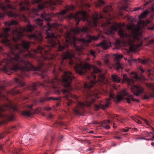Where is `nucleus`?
Returning <instances> with one entry per match:
<instances>
[{
    "label": "nucleus",
    "instance_id": "9d476101",
    "mask_svg": "<svg viewBox=\"0 0 154 154\" xmlns=\"http://www.w3.org/2000/svg\"><path fill=\"white\" fill-rule=\"evenodd\" d=\"M123 83H124V81H125L127 82L128 85L130 86L131 91L133 92L134 95L137 96L143 92L144 91L143 88L139 85H133V80L128 78L126 74L123 75Z\"/></svg>",
    "mask_w": 154,
    "mask_h": 154
},
{
    "label": "nucleus",
    "instance_id": "5fc2aeb1",
    "mask_svg": "<svg viewBox=\"0 0 154 154\" xmlns=\"http://www.w3.org/2000/svg\"><path fill=\"white\" fill-rule=\"evenodd\" d=\"M114 138L115 139H122V137H120L114 136Z\"/></svg>",
    "mask_w": 154,
    "mask_h": 154
},
{
    "label": "nucleus",
    "instance_id": "bb28decb",
    "mask_svg": "<svg viewBox=\"0 0 154 154\" xmlns=\"http://www.w3.org/2000/svg\"><path fill=\"white\" fill-rule=\"evenodd\" d=\"M111 122H112V121L109 120L107 121H104L102 122L103 126L106 129H109L110 126L109 125Z\"/></svg>",
    "mask_w": 154,
    "mask_h": 154
},
{
    "label": "nucleus",
    "instance_id": "8fccbe9b",
    "mask_svg": "<svg viewBox=\"0 0 154 154\" xmlns=\"http://www.w3.org/2000/svg\"><path fill=\"white\" fill-rule=\"evenodd\" d=\"M61 98L60 97H54L53 98V100H61Z\"/></svg>",
    "mask_w": 154,
    "mask_h": 154
},
{
    "label": "nucleus",
    "instance_id": "ea45409f",
    "mask_svg": "<svg viewBox=\"0 0 154 154\" xmlns=\"http://www.w3.org/2000/svg\"><path fill=\"white\" fill-rule=\"evenodd\" d=\"M132 119L133 120H134L138 124H140L141 123V122L140 121L134 117H132Z\"/></svg>",
    "mask_w": 154,
    "mask_h": 154
},
{
    "label": "nucleus",
    "instance_id": "09e8293b",
    "mask_svg": "<svg viewBox=\"0 0 154 154\" xmlns=\"http://www.w3.org/2000/svg\"><path fill=\"white\" fill-rule=\"evenodd\" d=\"M135 61H136V60H134L132 58H131L130 60H128V62L131 63H133Z\"/></svg>",
    "mask_w": 154,
    "mask_h": 154
},
{
    "label": "nucleus",
    "instance_id": "2f4dec72",
    "mask_svg": "<svg viewBox=\"0 0 154 154\" xmlns=\"http://www.w3.org/2000/svg\"><path fill=\"white\" fill-rule=\"evenodd\" d=\"M23 115L27 117H29L32 115V113L31 110L28 111L25 110L22 112Z\"/></svg>",
    "mask_w": 154,
    "mask_h": 154
},
{
    "label": "nucleus",
    "instance_id": "774afa93",
    "mask_svg": "<svg viewBox=\"0 0 154 154\" xmlns=\"http://www.w3.org/2000/svg\"><path fill=\"white\" fill-rule=\"evenodd\" d=\"M127 8V7H122V9H123L124 10H126V8Z\"/></svg>",
    "mask_w": 154,
    "mask_h": 154
},
{
    "label": "nucleus",
    "instance_id": "c9c22d12",
    "mask_svg": "<svg viewBox=\"0 0 154 154\" xmlns=\"http://www.w3.org/2000/svg\"><path fill=\"white\" fill-rule=\"evenodd\" d=\"M147 73L149 76H150L151 75H153L154 73V69L152 68L151 69H148Z\"/></svg>",
    "mask_w": 154,
    "mask_h": 154
},
{
    "label": "nucleus",
    "instance_id": "4d7b16f0",
    "mask_svg": "<svg viewBox=\"0 0 154 154\" xmlns=\"http://www.w3.org/2000/svg\"><path fill=\"white\" fill-rule=\"evenodd\" d=\"M97 64L98 66H100L101 65V63L99 61H97Z\"/></svg>",
    "mask_w": 154,
    "mask_h": 154
},
{
    "label": "nucleus",
    "instance_id": "69168bd1",
    "mask_svg": "<svg viewBox=\"0 0 154 154\" xmlns=\"http://www.w3.org/2000/svg\"><path fill=\"white\" fill-rule=\"evenodd\" d=\"M48 117H49V118H51L52 117V116L51 114H49L48 115Z\"/></svg>",
    "mask_w": 154,
    "mask_h": 154
},
{
    "label": "nucleus",
    "instance_id": "603ef678",
    "mask_svg": "<svg viewBox=\"0 0 154 154\" xmlns=\"http://www.w3.org/2000/svg\"><path fill=\"white\" fill-rule=\"evenodd\" d=\"M74 63V62L73 61V60H70V61L69 62V64H70V65H72V64H73V63Z\"/></svg>",
    "mask_w": 154,
    "mask_h": 154
},
{
    "label": "nucleus",
    "instance_id": "f8f14e48",
    "mask_svg": "<svg viewBox=\"0 0 154 154\" xmlns=\"http://www.w3.org/2000/svg\"><path fill=\"white\" fill-rule=\"evenodd\" d=\"M28 0L26 1H22L19 3V5L20 6V9L22 12L27 11H29V8L27 6V5L30 4V2L28 1ZM30 1H32V3H38L41 2V0H29Z\"/></svg>",
    "mask_w": 154,
    "mask_h": 154
},
{
    "label": "nucleus",
    "instance_id": "3c124183",
    "mask_svg": "<svg viewBox=\"0 0 154 154\" xmlns=\"http://www.w3.org/2000/svg\"><path fill=\"white\" fill-rule=\"evenodd\" d=\"M153 43H154V38L152 39L149 41V44H152Z\"/></svg>",
    "mask_w": 154,
    "mask_h": 154
},
{
    "label": "nucleus",
    "instance_id": "f03ea898",
    "mask_svg": "<svg viewBox=\"0 0 154 154\" xmlns=\"http://www.w3.org/2000/svg\"><path fill=\"white\" fill-rule=\"evenodd\" d=\"M149 23V21L147 20L146 21H140L138 24L139 27L133 29V27L131 25L127 26L128 29L132 30L131 35L126 33L125 30L123 27L124 23L121 24L120 23H114L112 25L111 24L109 21L103 23L102 25L104 30L106 31L105 33L107 35L112 34L113 32L116 31L118 29V34L121 37L127 38L126 43L130 45V50L131 51H135L138 50V48L142 44V42L141 41V43L139 44L135 45L134 42L136 40L140 39L141 34L139 33V30L140 28H142L146 26Z\"/></svg>",
    "mask_w": 154,
    "mask_h": 154
},
{
    "label": "nucleus",
    "instance_id": "393cba45",
    "mask_svg": "<svg viewBox=\"0 0 154 154\" xmlns=\"http://www.w3.org/2000/svg\"><path fill=\"white\" fill-rule=\"evenodd\" d=\"M23 78L22 77H20L19 78H16L14 79L15 82L21 86H23L24 85V84L23 83Z\"/></svg>",
    "mask_w": 154,
    "mask_h": 154
},
{
    "label": "nucleus",
    "instance_id": "0eeeda50",
    "mask_svg": "<svg viewBox=\"0 0 154 154\" xmlns=\"http://www.w3.org/2000/svg\"><path fill=\"white\" fill-rule=\"evenodd\" d=\"M93 97L96 98H99L100 97L97 92H92L87 95V101L85 103L78 101L77 105L73 109L75 114H80L83 111L84 108L87 106H89L95 101V100Z\"/></svg>",
    "mask_w": 154,
    "mask_h": 154
},
{
    "label": "nucleus",
    "instance_id": "c756f323",
    "mask_svg": "<svg viewBox=\"0 0 154 154\" xmlns=\"http://www.w3.org/2000/svg\"><path fill=\"white\" fill-rule=\"evenodd\" d=\"M112 79L113 81L117 83H119L121 81L120 78L116 75H112Z\"/></svg>",
    "mask_w": 154,
    "mask_h": 154
},
{
    "label": "nucleus",
    "instance_id": "58836bf2",
    "mask_svg": "<svg viewBox=\"0 0 154 154\" xmlns=\"http://www.w3.org/2000/svg\"><path fill=\"white\" fill-rule=\"evenodd\" d=\"M131 74H132V77H133L134 79H138V76L137 73H135L134 72H131Z\"/></svg>",
    "mask_w": 154,
    "mask_h": 154
},
{
    "label": "nucleus",
    "instance_id": "338daca9",
    "mask_svg": "<svg viewBox=\"0 0 154 154\" xmlns=\"http://www.w3.org/2000/svg\"><path fill=\"white\" fill-rule=\"evenodd\" d=\"M88 8H89L90 7V5L88 4H86L85 5Z\"/></svg>",
    "mask_w": 154,
    "mask_h": 154
},
{
    "label": "nucleus",
    "instance_id": "de8ad7c7",
    "mask_svg": "<svg viewBox=\"0 0 154 154\" xmlns=\"http://www.w3.org/2000/svg\"><path fill=\"white\" fill-rule=\"evenodd\" d=\"M130 128H128L127 127L126 128H125L122 129L123 131L124 132H126L129 130Z\"/></svg>",
    "mask_w": 154,
    "mask_h": 154
},
{
    "label": "nucleus",
    "instance_id": "a19ab883",
    "mask_svg": "<svg viewBox=\"0 0 154 154\" xmlns=\"http://www.w3.org/2000/svg\"><path fill=\"white\" fill-rule=\"evenodd\" d=\"M140 118L143 120L146 123L148 126H151L150 122L148 120L144 119L142 118L141 117H140Z\"/></svg>",
    "mask_w": 154,
    "mask_h": 154
},
{
    "label": "nucleus",
    "instance_id": "9b49d317",
    "mask_svg": "<svg viewBox=\"0 0 154 154\" xmlns=\"http://www.w3.org/2000/svg\"><path fill=\"white\" fill-rule=\"evenodd\" d=\"M126 96H128V97L126 98V102L128 103H130L131 102L130 100L133 101L136 100L133 98V96L130 94H128V92L125 90L122 91L120 93L118 94L117 96V101H120L123 99L124 97Z\"/></svg>",
    "mask_w": 154,
    "mask_h": 154
},
{
    "label": "nucleus",
    "instance_id": "5701e85b",
    "mask_svg": "<svg viewBox=\"0 0 154 154\" xmlns=\"http://www.w3.org/2000/svg\"><path fill=\"white\" fill-rule=\"evenodd\" d=\"M146 86L151 88L153 94L150 95H145L143 98L145 100H147L149 99L151 97H154V84H152L150 83H148L146 84Z\"/></svg>",
    "mask_w": 154,
    "mask_h": 154
},
{
    "label": "nucleus",
    "instance_id": "4be33fe9",
    "mask_svg": "<svg viewBox=\"0 0 154 154\" xmlns=\"http://www.w3.org/2000/svg\"><path fill=\"white\" fill-rule=\"evenodd\" d=\"M28 37L29 39H34L39 41H41L42 38L41 33H38V34L36 33L31 34L28 35Z\"/></svg>",
    "mask_w": 154,
    "mask_h": 154
},
{
    "label": "nucleus",
    "instance_id": "7c9ffc66",
    "mask_svg": "<svg viewBox=\"0 0 154 154\" xmlns=\"http://www.w3.org/2000/svg\"><path fill=\"white\" fill-rule=\"evenodd\" d=\"M96 83V82L95 81L92 80L90 81L88 84H87L85 83V88H90L92 86Z\"/></svg>",
    "mask_w": 154,
    "mask_h": 154
},
{
    "label": "nucleus",
    "instance_id": "f3484780",
    "mask_svg": "<svg viewBox=\"0 0 154 154\" xmlns=\"http://www.w3.org/2000/svg\"><path fill=\"white\" fill-rule=\"evenodd\" d=\"M11 109L15 111L17 110V106L15 104H14L11 102H10L9 104H5L3 105H0V111L2 112L6 109L9 110Z\"/></svg>",
    "mask_w": 154,
    "mask_h": 154
},
{
    "label": "nucleus",
    "instance_id": "6e6552de",
    "mask_svg": "<svg viewBox=\"0 0 154 154\" xmlns=\"http://www.w3.org/2000/svg\"><path fill=\"white\" fill-rule=\"evenodd\" d=\"M35 26V25L32 26L28 24L26 26V27H21L19 26L18 28L14 29L13 31V41L14 42H16L20 40L21 37L24 35L23 32L26 31L31 32L34 30Z\"/></svg>",
    "mask_w": 154,
    "mask_h": 154
},
{
    "label": "nucleus",
    "instance_id": "680f3d73",
    "mask_svg": "<svg viewBox=\"0 0 154 154\" xmlns=\"http://www.w3.org/2000/svg\"><path fill=\"white\" fill-rule=\"evenodd\" d=\"M4 137V135L2 134H0V139L3 138Z\"/></svg>",
    "mask_w": 154,
    "mask_h": 154
},
{
    "label": "nucleus",
    "instance_id": "49530a36",
    "mask_svg": "<svg viewBox=\"0 0 154 154\" xmlns=\"http://www.w3.org/2000/svg\"><path fill=\"white\" fill-rule=\"evenodd\" d=\"M140 139H144V140H147L148 141H149V140H151V141H153L154 140V139L153 138H150V139H146V138H139Z\"/></svg>",
    "mask_w": 154,
    "mask_h": 154
},
{
    "label": "nucleus",
    "instance_id": "c85d7f7f",
    "mask_svg": "<svg viewBox=\"0 0 154 154\" xmlns=\"http://www.w3.org/2000/svg\"><path fill=\"white\" fill-rule=\"evenodd\" d=\"M38 85H39L40 86H44V85L43 84L39 82H38L35 83H33L32 84L31 90H32V91H34L36 90L37 89L36 87Z\"/></svg>",
    "mask_w": 154,
    "mask_h": 154
},
{
    "label": "nucleus",
    "instance_id": "e2e57ef3",
    "mask_svg": "<svg viewBox=\"0 0 154 154\" xmlns=\"http://www.w3.org/2000/svg\"><path fill=\"white\" fill-rule=\"evenodd\" d=\"M45 99H42L40 101V103H42L43 102L45 101Z\"/></svg>",
    "mask_w": 154,
    "mask_h": 154
},
{
    "label": "nucleus",
    "instance_id": "bf43d9fd",
    "mask_svg": "<svg viewBox=\"0 0 154 154\" xmlns=\"http://www.w3.org/2000/svg\"><path fill=\"white\" fill-rule=\"evenodd\" d=\"M45 110L48 111L51 109V108L49 107H45Z\"/></svg>",
    "mask_w": 154,
    "mask_h": 154
},
{
    "label": "nucleus",
    "instance_id": "39448f33",
    "mask_svg": "<svg viewBox=\"0 0 154 154\" xmlns=\"http://www.w3.org/2000/svg\"><path fill=\"white\" fill-rule=\"evenodd\" d=\"M69 17H73L75 18L77 21L76 23V25H79V20H83V21L86 20L87 25L88 26L95 27L97 26V20L99 19L102 18L103 16L97 12H95L93 15L92 17L89 18L86 12L82 10L79 11L75 15H73L72 13L70 14Z\"/></svg>",
    "mask_w": 154,
    "mask_h": 154
},
{
    "label": "nucleus",
    "instance_id": "a18cd8bd",
    "mask_svg": "<svg viewBox=\"0 0 154 154\" xmlns=\"http://www.w3.org/2000/svg\"><path fill=\"white\" fill-rule=\"evenodd\" d=\"M9 93H11V94H13L14 95V94H18V93H20V91H17V92H15V91H9Z\"/></svg>",
    "mask_w": 154,
    "mask_h": 154
},
{
    "label": "nucleus",
    "instance_id": "13d9d810",
    "mask_svg": "<svg viewBox=\"0 0 154 154\" xmlns=\"http://www.w3.org/2000/svg\"><path fill=\"white\" fill-rule=\"evenodd\" d=\"M46 75H45L44 73H42L41 76V77L43 79H44L45 78V76Z\"/></svg>",
    "mask_w": 154,
    "mask_h": 154
},
{
    "label": "nucleus",
    "instance_id": "f257e3e1",
    "mask_svg": "<svg viewBox=\"0 0 154 154\" xmlns=\"http://www.w3.org/2000/svg\"><path fill=\"white\" fill-rule=\"evenodd\" d=\"M10 31L9 28H5L3 32L0 34V38H4L2 40L3 43L9 47L10 48V51L7 54L8 56L10 57L13 56L14 57L9 59H5L3 60L2 63H5L6 64L3 67L2 71L10 75V73L8 72L9 70L15 71L20 70L24 71L30 70L31 69L34 71L40 70L41 68L43 66V63H42L38 66L35 67L33 66L28 61L23 60L22 59L23 57L31 56V54H24L23 53L24 51L21 49V48L23 49L28 48L29 47V42L25 41H22V45L11 44L10 41L7 38L9 35L8 32ZM2 50L3 48L0 47V51Z\"/></svg>",
    "mask_w": 154,
    "mask_h": 154
},
{
    "label": "nucleus",
    "instance_id": "aec40b11",
    "mask_svg": "<svg viewBox=\"0 0 154 154\" xmlns=\"http://www.w3.org/2000/svg\"><path fill=\"white\" fill-rule=\"evenodd\" d=\"M114 56L115 57L116 60H117L116 62L117 70L118 71L120 70H122V67L119 62L118 60L123 57V55L120 54H115L114 55Z\"/></svg>",
    "mask_w": 154,
    "mask_h": 154
},
{
    "label": "nucleus",
    "instance_id": "052dcab7",
    "mask_svg": "<svg viewBox=\"0 0 154 154\" xmlns=\"http://www.w3.org/2000/svg\"><path fill=\"white\" fill-rule=\"evenodd\" d=\"M147 61H148V60H144L143 61V63H146L147 62Z\"/></svg>",
    "mask_w": 154,
    "mask_h": 154
},
{
    "label": "nucleus",
    "instance_id": "dca6fc26",
    "mask_svg": "<svg viewBox=\"0 0 154 154\" xmlns=\"http://www.w3.org/2000/svg\"><path fill=\"white\" fill-rule=\"evenodd\" d=\"M52 4L51 2L50 1H45L40 4L38 5L37 8H33L32 9V12L36 14L38 11L45 7H48L49 5Z\"/></svg>",
    "mask_w": 154,
    "mask_h": 154
},
{
    "label": "nucleus",
    "instance_id": "1a4fd4ad",
    "mask_svg": "<svg viewBox=\"0 0 154 154\" xmlns=\"http://www.w3.org/2000/svg\"><path fill=\"white\" fill-rule=\"evenodd\" d=\"M47 25L48 26V29L46 32L47 35V38H49L48 40L49 43L51 45L52 47H54L57 43H59V42L58 41H57L55 40L56 38L57 37V35H54L51 31L53 28H55L56 29H57L59 25L56 23H54L51 24L48 22L47 23Z\"/></svg>",
    "mask_w": 154,
    "mask_h": 154
},
{
    "label": "nucleus",
    "instance_id": "0e129e2a",
    "mask_svg": "<svg viewBox=\"0 0 154 154\" xmlns=\"http://www.w3.org/2000/svg\"><path fill=\"white\" fill-rule=\"evenodd\" d=\"M152 11H154V4H153V5L152 6L151 8Z\"/></svg>",
    "mask_w": 154,
    "mask_h": 154
},
{
    "label": "nucleus",
    "instance_id": "cd10ccee",
    "mask_svg": "<svg viewBox=\"0 0 154 154\" xmlns=\"http://www.w3.org/2000/svg\"><path fill=\"white\" fill-rule=\"evenodd\" d=\"M0 117L5 118L6 119L11 121L13 119L14 116L12 114H11L10 115H4L2 114H0Z\"/></svg>",
    "mask_w": 154,
    "mask_h": 154
},
{
    "label": "nucleus",
    "instance_id": "a211bd4d",
    "mask_svg": "<svg viewBox=\"0 0 154 154\" xmlns=\"http://www.w3.org/2000/svg\"><path fill=\"white\" fill-rule=\"evenodd\" d=\"M100 36L99 35L96 36H91L89 35H87L86 38H82L81 39V41L83 43H89L92 40H96L99 39Z\"/></svg>",
    "mask_w": 154,
    "mask_h": 154
},
{
    "label": "nucleus",
    "instance_id": "6e6d98bb",
    "mask_svg": "<svg viewBox=\"0 0 154 154\" xmlns=\"http://www.w3.org/2000/svg\"><path fill=\"white\" fill-rule=\"evenodd\" d=\"M151 127L152 129V130H153V132H149V134H154V129L151 126Z\"/></svg>",
    "mask_w": 154,
    "mask_h": 154
},
{
    "label": "nucleus",
    "instance_id": "e433bc0d",
    "mask_svg": "<svg viewBox=\"0 0 154 154\" xmlns=\"http://www.w3.org/2000/svg\"><path fill=\"white\" fill-rule=\"evenodd\" d=\"M36 23L39 26H41L42 24V20L39 19H37L35 20Z\"/></svg>",
    "mask_w": 154,
    "mask_h": 154
},
{
    "label": "nucleus",
    "instance_id": "20e7f679",
    "mask_svg": "<svg viewBox=\"0 0 154 154\" xmlns=\"http://www.w3.org/2000/svg\"><path fill=\"white\" fill-rule=\"evenodd\" d=\"M74 77L71 72L69 71L65 72L64 75L62 76V79H61L63 85L65 87H68V88L67 89L63 90L62 91L64 95L63 97L68 101L67 102L68 106L70 105L73 103L72 100L69 98V97L76 99L78 98L77 96L75 95L72 94L69 92L71 90L70 85L72 79H74Z\"/></svg>",
    "mask_w": 154,
    "mask_h": 154
},
{
    "label": "nucleus",
    "instance_id": "473e14b6",
    "mask_svg": "<svg viewBox=\"0 0 154 154\" xmlns=\"http://www.w3.org/2000/svg\"><path fill=\"white\" fill-rule=\"evenodd\" d=\"M149 12V11L148 10L145 11L144 12L141 13L140 15V16L139 17V19H141L144 17L146 16L147 14H148Z\"/></svg>",
    "mask_w": 154,
    "mask_h": 154
},
{
    "label": "nucleus",
    "instance_id": "b1692460",
    "mask_svg": "<svg viewBox=\"0 0 154 154\" xmlns=\"http://www.w3.org/2000/svg\"><path fill=\"white\" fill-rule=\"evenodd\" d=\"M58 80L57 78H56L54 79H53L51 81H45L44 83H47L48 85H51V87H52V88L53 89H54L55 88V87L54 86V84L55 83H56L57 82H58Z\"/></svg>",
    "mask_w": 154,
    "mask_h": 154
},
{
    "label": "nucleus",
    "instance_id": "79ce46f5",
    "mask_svg": "<svg viewBox=\"0 0 154 154\" xmlns=\"http://www.w3.org/2000/svg\"><path fill=\"white\" fill-rule=\"evenodd\" d=\"M104 61L106 64H107V63H109V60L107 56L106 55L105 57L104 58Z\"/></svg>",
    "mask_w": 154,
    "mask_h": 154
},
{
    "label": "nucleus",
    "instance_id": "412c9836",
    "mask_svg": "<svg viewBox=\"0 0 154 154\" xmlns=\"http://www.w3.org/2000/svg\"><path fill=\"white\" fill-rule=\"evenodd\" d=\"M110 46V42L109 41H104L97 45V46H100L104 49H106Z\"/></svg>",
    "mask_w": 154,
    "mask_h": 154
},
{
    "label": "nucleus",
    "instance_id": "423d86ee",
    "mask_svg": "<svg viewBox=\"0 0 154 154\" xmlns=\"http://www.w3.org/2000/svg\"><path fill=\"white\" fill-rule=\"evenodd\" d=\"M91 68L93 69V72L91 73V76L87 77V79H89L91 78H92L93 79H96V77L95 74L99 73L98 76L99 78L100 79V81L102 82L105 79L104 75L101 74V71L100 69L95 66H92L87 63H80L79 64H75V69L76 72L79 74L80 75H82L86 73V69L89 70Z\"/></svg>",
    "mask_w": 154,
    "mask_h": 154
},
{
    "label": "nucleus",
    "instance_id": "37998d69",
    "mask_svg": "<svg viewBox=\"0 0 154 154\" xmlns=\"http://www.w3.org/2000/svg\"><path fill=\"white\" fill-rule=\"evenodd\" d=\"M105 17L107 20H109L112 19V17L109 14H107V16Z\"/></svg>",
    "mask_w": 154,
    "mask_h": 154
},
{
    "label": "nucleus",
    "instance_id": "a878e982",
    "mask_svg": "<svg viewBox=\"0 0 154 154\" xmlns=\"http://www.w3.org/2000/svg\"><path fill=\"white\" fill-rule=\"evenodd\" d=\"M18 24L17 22L15 20H13L9 22H5L4 24L5 26H10L12 25H17Z\"/></svg>",
    "mask_w": 154,
    "mask_h": 154
},
{
    "label": "nucleus",
    "instance_id": "4c0bfd02",
    "mask_svg": "<svg viewBox=\"0 0 154 154\" xmlns=\"http://www.w3.org/2000/svg\"><path fill=\"white\" fill-rule=\"evenodd\" d=\"M104 2L103 0H99L97 1V5L98 6H101L103 5Z\"/></svg>",
    "mask_w": 154,
    "mask_h": 154
},
{
    "label": "nucleus",
    "instance_id": "864d4df0",
    "mask_svg": "<svg viewBox=\"0 0 154 154\" xmlns=\"http://www.w3.org/2000/svg\"><path fill=\"white\" fill-rule=\"evenodd\" d=\"M140 71L142 73H143L144 72V70L141 67H140Z\"/></svg>",
    "mask_w": 154,
    "mask_h": 154
},
{
    "label": "nucleus",
    "instance_id": "4468645a",
    "mask_svg": "<svg viewBox=\"0 0 154 154\" xmlns=\"http://www.w3.org/2000/svg\"><path fill=\"white\" fill-rule=\"evenodd\" d=\"M74 9V8L72 5L70 6H66L65 10L62 11L60 13L56 14L55 15V16L58 17V20L62 21L64 19V17L63 15L67 12L73 10Z\"/></svg>",
    "mask_w": 154,
    "mask_h": 154
},
{
    "label": "nucleus",
    "instance_id": "7ed1b4c3",
    "mask_svg": "<svg viewBox=\"0 0 154 154\" xmlns=\"http://www.w3.org/2000/svg\"><path fill=\"white\" fill-rule=\"evenodd\" d=\"M91 32V30L87 26H84L81 29L77 26L75 28L71 29L70 31L67 32L66 35V45H59L58 46V51H61L67 47L69 44L73 43L74 44V46L75 47L76 50L79 51V54L81 55L82 54L81 51L84 49V47L82 46H76L75 45V42L78 40V38H76L75 34L80 32L88 33Z\"/></svg>",
    "mask_w": 154,
    "mask_h": 154
},
{
    "label": "nucleus",
    "instance_id": "6ab92c4d",
    "mask_svg": "<svg viewBox=\"0 0 154 154\" xmlns=\"http://www.w3.org/2000/svg\"><path fill=\"white\" fill-rule=\"evenodd\" d=\"M74 52L72 51H67L66 52H63L62 55V59L64 60L68 58L73 57Z\"/></svg>",
    "mask_w": 154,
    "mask_h": 154
},
{
    "label": "nucleus",
    "instance_id": "c03bdc74",
    "mask_svg": "<svg viewBox=\"0 0 154 154\" xmlns=\"http://www.w3.org/2000/svg\"><path fill=\"white\" fill-rule=\"evenodd\" d=\"M90 53L91 55L94 57H95V52L94 51L91 50L90 51Z\"/></svg>",
    "mask_w": 154,
    "mask_h": 154
},
{
    "label": "nucleus",
    "instance_id": "ddd939ff",
    "mask_svg": "<svg viewBox=\"0 0 154 154\" xmlns=\"http://www.w3.org/2000/svg\"><path fill=\"white\" fill-rule=\"evenodd\" d=\"M110 98H108L106 100V103L103 105L101 104H100L98 105H95V109L96 110H98L100 108H101L102 109H105L106 108L109 107L110 102L109 101L110 98H114L116 97V96L113 94H110Z\"/></svg>",
    "mask_w": 154,
    "mask_h": 154
},
{
    "label": "nucleus",
    "instance_id": "2eb2a0df",
    "mask_svg": "<svg viewBox=\"0 0 154 154\" xmlns=\"http://www.w3.org/2000/svg\"><path fill=\"white\" fill-rule=\"evenodd\" d=\"M34 51L35 53H40L41 54H42V51H44L46 55L45 56L43 54L42 55V57H43V59L45 60H49L50 59L53 58L52 57H48V55L50 54L49 51L45 50L44 48H42L40 46H38L37 47V49L34 50Z\"/></svg>",
    "mask_w": 154,
    "mask_h": 154
},
{
    "label": "nucleus",
    "instance_id": "f704fd0d",
    "mask_svg": "<svg viewBox=\"0 0 154 154\" xmlns=\"http://www.w3.org/2000/svg\"><path fill=\"white\" fill-rule=\"evenodd\" d=\"M20 19L21 20H23L25 22L28 23H30V21L28 20V18L24 15L23 14L20 17Z\"/></svg>",
    "mask_w": 154,
    "mask_h": 154
},
{
    "label": "nucleus",
    "instance_id": "72a5a7b5",
    "mask_svg": "<svg viewBox=\"0 0 154 154\" xmlns=\"http://www.w3.org/2000/svg\"><path fill=\"white\" fill-rule=\"evenodd\" d=\"M112 8L110 5L105 7L103 10L104 13L109 12L112 11Z\"/></svg>",
    "mask_w": 154,
    "mask_h": 154
}]
</instances>
